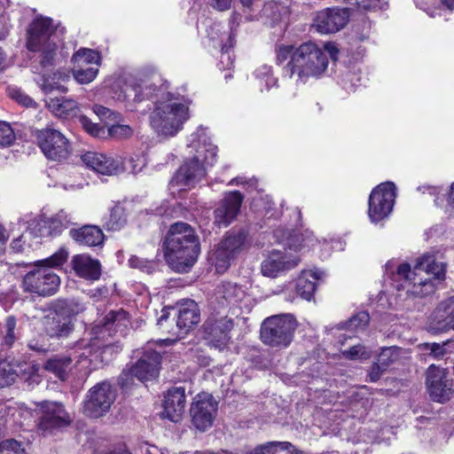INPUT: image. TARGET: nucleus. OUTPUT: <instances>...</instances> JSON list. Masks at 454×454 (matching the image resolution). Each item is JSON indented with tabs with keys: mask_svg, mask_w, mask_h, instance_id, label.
<instances>
[{
	"mask_svg": "<svg viewBox=\"0 0 454 454\" xmlns=\"http://www.w3.org/2000/svg\"><path fill=\"white\" fill-rule=\"evenodd\" d=\"M426 384L433 401L444 403L450 400L452 395V380L449 379L445 370L430 365L427 370Z\"/></svg>",
	"mask_w": 454,
	"mask_h": 454,
	"instance_id": "a211bd4d",
	"label": "nucleus"
},
{
	"mask_svg": "<svg viewBox=\"0 0 454 454\" xmlns=\"http://www.w3.org/2000/svg\"><path fill=\"white\" fill-rule=\"evenodd\" d=\"M129 264L131 268L138 269L148 274L153 273L157 267V263L154 261L145 260L136 255H132L129 258Z\"/></svg>",
	"mask_w": 454,
	"mask_h": 454,
	"instance_id": "09e8293b",
	"label": "nucleus"
},
{
	"mask_svg": "<svg viewBox=\"0 0 454 454\" xmlns=\"http://www.w3.org/2000/svg\"><path fill=\"white\" fill-rule=\"evenodd\" d=\"M324 272L318 270L303 271L296 281L297 294L304 300L310 301L316 291V282L323 278Z\"/></svg>",
	"mask_w": 454,
	"mask_h": 454,
	"instance_id": "2f4dec72",
	"label": "nucleus"
},
{
	"mask_svg": "<svg viewBox=\"0 0 454 454\" xmlns=\"http://www.w3.org/2000/svg\"><path fill=\"white\" fill-rule=\"evenodd\" d=\"M232 0H210L211 6L220 12L227 11L231 8Z\"/></svg>",
	"mask_w": 454,
	"mask_h": 454,
	"instance_id": "e2e57ef3",
	"label": "nucleus"
},
{
	"mask_svg": "<svg viewBox=\"0 0 454 454\" xmlns=\"http://www.w3.org/2000/svg\"><path fill=\"white\" fill-rule=\"evenodd\" d=\"M169 319V313L167 310H162V314L158 319L157 325L160 326V328L162 329L163 332L171 333L172 335L176 336V338L180 336V333L176 332L174 329H168V325H165Z\"/></svg>",
	"mask_w": 454,
	"mask_h": 454,
	"instance_id": "bf43d9fd",
	"label": "nucleus"
},
{
	"mask_svg": "<svg viewBox=\"0 0 454 454\" xmlns=\"http://www.w3.org/2000/svg\"><path fill=\"white\" fill-rule=\"evenodd\" d=\"M420 348L426 356L435 360H442L448 357L454 348V341L447 340L442 343L427 342L420 345Z\"/></svg>",
	"mask_w": 454,
	"mask_h": 454,
	"instance_id": "e433bc0d",
	"label": "nucleus"
},
{
	"mask_svg": "<svg viewBox=\"0 0 454 454\" xmlns=\"http://www.w3.org/2000/svg\"><path fill=\"white\" fill-rule=\"evenodd\" d=\"M246 239L247 232L244 230H239L228 232L220 243L236 255V254L243 249Z\"/></svg>",
	"mask_w": 454,
	"mask_h": 454,
	"instance_id": "4c0bfd02",
	"label": "nucleus"
},
{
	"mask_svg": "<svg viewBox=\"0 0 454 454\" xmlns=\"http://www.w3.org/2000/svg\"><path fill=\"white\" fill-rule=\"evenodd\" d=\"M141 80L143 82H150L154 85L157 82H161V85H164L166 81H164L160 74H159L156 69L152 66H146L142 67L138 73Z\"/></svg>",
	"mask_w": 454,
	"mask_h": 454,
	"instance_id": "864d4df0",
	"label": "nucleus"
},
{
	"mask_svg": "<svg viewBox=\"0 0 454 454\" xmlns=\"http://www.w3.org/2000/svg\"><path fill=\"white\" fill-rule=\"evenodd\" d=\"M348 17L349 14L347 9L325 8L316 13L313 27L320 34L336 33L346 26Z\"/></svg>",
	"mask_w": 454,
	"mask_h": 454,
	"instance_id": "6ab92c4d",
	"label": "nucleus"
},
{
	"mask_svg": "<svg viewBox=\"0 0 454 454\" xmlns=\"http://www.w3.org/2000/svg\"><path fill=\"white\" fill-rule=\"evenodd\" d=\"M207 168L202 163L185 159L177 171V183L184 186H194L205 177Z\"/></svg>",
	"mask_w": 454,
	"mask_h": 454,
	"instance_id": "c85d7f7f",
	"label": "nucleus"
},
{
	"mask_svg": "<svg viewBox=\"0 0 454 454\" xmlns=\"http://www.w3.org/2000/svg\"><path fill=\"white\" fill-rule=\"evenodd\" d=\"M100 57L98 51L82 48L78 50L72 57V61L77 65V67H87L89 64L98 65Z\"/></svg>",
	"mask_w": 454,
	"mask_h": 454,
	"instance_id": "ea45409f",
	"label": "nucleus"
},
{
	"mask_svg": "<svg viewBox=\"0 0 454 454\" xmlns=\"http://www.w3.org/2000/svg\"><path fill=\"white\" fill-rule=\"evenodd\" d=\"M254 75L258 83H264L265 85H275L277 79L273 77L271 67L267 65L259 67L254 73Z\"/></svg>",
	"mask_w": 454,
	"mask_h": 454,
	"instance_id": "603ef678",
	"label": "nucleus"
},
{
	"mask_svg": "<svg viewBox=\"0 0 454 454\" xmlns=\"http://www.w3.org/2000/svg\"><path fill=\"white\" fill-rule=\"evenodd\" d=\"M55 37V27L51 19L40 17L31 23L28 29L27 49L30 51L42 52L41 65L43 67L52 64L57 49Z\"/></svg>",
	"mask_w": 454,
	"mask_h": 454,
	"instance_id": "0eeeda50",
	"label": "nucleus"
},
{
	"mask_svg": "<svg viewBox=\"0 0 454 454\" xmlns=\"http://www.w3.org/2000/svg\"><path fill=\"white\" fill-rule=\"evenodd\" d=\"M72 268L75 274L87 280H98L101 276V263L87 254H75L72 258Z\"/></svg>",
	"mask_w": 454,
	"mask_h": 454,
	"instance_id": "a878e982",
	"label": "nucleus"
},
{
	"mask_svg": "<svg viewBox=\"0 0 454 454\" xmlns=\"http://www.w3.org/2000/svg\"><path fill=\"white\" fill-rule=\"evenodd\" d=\"M342 355L345 358L350 360L366 359L370 356L365 348L362 345H355L347 350H343Z\"/></svg>",
	"mask_w": 454,
	"mask_h": 454,
	"instance_id": "6e6d98bb",
	"label": "nucleus"
},
{
	"mask_svg": "<svg viewBox=\"0 0 454 454\" xmlns=\"http://www.w3.org/2000/svg\"><path fill=\"white\" fill-rule=\"evenodd\" d=\"M217 409L218 403L212 395H197L190 409L192 425L201 432L207 431L213 426Z\"/></svg>",
	"mask_w": 454,
	"mask_h": 454,
	"instance_id": "2eb2a0df",
	"label": "nucleus"
},
{
	"mask_svg": "<svg viewBox=\"0 0 454 454\" xmlns=\"http://www.w3.org/2000/svg\"><path fill=\"white\" fill-rule=\"evenodd\" d=\"M325 51L333 61L337 60L339 50L334 43H326L325 44Z\"/></svg>",
	"mask_w": 454,
	"mask_h": 454,
	"instance_id": "338daca9",
	"label": "nucleus"
},
{
	"mask_svg": "<svg viewBox=\"0 0 454 454\" xmlns=\"http://www.w3.org/2000/svg\"><path fill=\"white\" fill-rule=\"evenodd\" d=\"M81 159L88 168L102 175H115L120 168L117 160L96 152H87Z\"/></svg>",
	"mask_w": 454,
	"mask_h": 454,
	"instance_id": "bb28decb",
	"label": "nucleus"
},
{
	"mask_svg": "<svg viewBox=\"0 0 454 454\" xmlns=\"http://www.w3.org/2000/svg\"><path fill=\"white\" fill-rule=\"evenodd\" d=\"M73 222L70 215L66 210L60 209L51 216L45 214L40 215L29 224L27 234L41 238H54L59 236Z\"/></svg>",
	"mask_w": 454,
	"mask_h": 454,
	"instance_id": "4468645a",
	"label": "nucleus"
},
{
	"mask_svg": "<svg viewBox=\"0 0 454 454\" xmlns=\"http://www.w3.org/2000/svg\"><path fill=\"white\" fill-rule=\"evenodd\" d=\"M43 331L51 338H67L74 331L72 319L60 315L51 308L43 317Z\"/></svg>",
	"mask_w": 454,
	"mask_h": 454,
	"instance_id": "b1692460",
	"label": "nucleus"
},
{
	"mask_svg": "<svg viewBox=\"0 0 454 454\" xmlns=\"http://www.w3.org/2000/svg\"><path fill=\"white\" fill-rule=\"evenodd\" d=\"M115 93L119 92L118 99L127 103L130 111H136L135 105L145 99L153 103L156 99L158 87H115Z\"/></svg>",
	"mask_w": 454,
	"mask_h": 454,
	"instance_id": "393cba45",
	"label": "nucleus"
},
{
	"mask_svg": "<svg viewBox=\"0 0 454 454\" xmlns=\"http://www.w3.org/2000/svg\"><path fill=\"white\" fill-rule=\"evenodd\" d=\"M222 48V53H221V62L223 63L225 60L227 61L226 65H223V67L231 68L233 65V61L231 58L230 53L228 52L227 46L224 44H219Z\"/></svg>",
	"mask_w": 454,
	"mask_h": 454,
	"instance_id": "69168bd1",
	"label": "nucleus"
},
{
	"mask_svg": "<svg viewBox=\"0 0 454 454\" xmlns=\"http://www.w3.org/2000/svg\"><path fill=\"white\" fill-rule=\"evenodd\" d=\"M399 348L395 346L383 348L380 353L377 362L381 364L383 369H387L399 356Z\"/></svg>",
	"mask_w": 454,
	"mask_h": 454,
	"instance_id": "49530a36",
	"label": "nucleus"
},
{
	"mask_svg": "<svg viewBox=\"0 0 454 454\" xmlns=\"http://www.w3.org/2000/svg\"><path fill=\"white\" fill-rule=\"evenodd\" d=\"M20 337V327L16 317L10 315L0 322V338L3 346L8 348H12Z\"/></svg>",
	"mask_w": 454,
	"mask_h": 454,
	"instance_id": "473e14b6",
	"label": "nucleus"
},
{
	"mask_svg": "<svg viewBox=\"0 0 454 454\" xmlns=\"http://www.w3.org/2000/svg\"><path fill=\"white\" fill-rule=\"evenodd\" d=\"M22 442L15 439H7L0 442V454H25Z\"/></svg>",
	"mask_w": 454,
	"mask_h": 454,
	"instance_id": "8fccbe9b",
	"label": "nucleus"
},
{
	"mask_svg": "<svg viewBox=\"0 0 454 454\" xmlns=\"http://www.w3.org/2000/svg\"><path fill=\"white\" fill-rule=\"evenodd\" d=\"M274 442H266L264 444L256 446L254 449L247 454H272Z\"/></svg>",
	"mask_w": 454,
	"mask_h": 454,
	"instance_id": "680f3d73",
	"label": "nucleus"
},
{
	"mask_svg": "<svg viewBox=\"0 0 454 454\" xmlns=\"http://www.w3.org/2000/svg\"><path fill=\"white\" fill-rule=\"evenodd\" d=\"M356 3L364 10H383L387 6V0H356Z\"/></svg>",
	"mask_w": 454,
	"mask_h": 454,
	"instance_id": "4d7b16f0",
	"label": "nucleus"
},
{
	"mask_svg": "<svg viewBox=\"0 0 454 454\" xmlns=\"http://www.w3.org/2000/svg\"><path fill=\"white\" fill-rule=\"evenodd\" d=\"M296 47L293 45H283L280 46L277 52V62L281 65L288 59L292 60Z\"/></svg>",
	"mask_w": 454,
	"mask_h": 454,
	"instance_id": "13d9d810",
	"label": "nucleus"
},
{
	"mask_svg": "<svg viewBox=\"0 0 454 454\" xmlns=\"http://www.w3.org/2000/svg\"><path fill=\"white\" fill-rule=\"evenodd\" d=\"M126 223V210L123 206L117 204L112 208L109 218L106 221L105 225L108 231H119Z\"/></svg>",
	"mask_w": 454,
	"mask_h": 454,
	"instance_id": "58836bf2",
	"label": "nucleus"
},
{
	"mask_svg": "<svg viewBox=\"0 0 454 454\" xmlns=\"http://www.w3.org/2000/svg\"><path fill=\"white\" fill-rule=\"evenodd\" d=\"M94 113L100 118H108L114 114L110 109L102 106H95Z\"/></svg>",
	"mask_w": 454,
	"mask_h": 454,
	"instance_id": "774afa93",
	"label": "nucleus"
},
{
	"mask_svg": "<svg viewBox=\"0 0 454 454\" xmlns=\"http://www.w3.org/2000/svg\"><path fill=\"white\" fill-rule=\"evenodd\" d=\"M154 108L150 114L149 121L158 136L173 137L184 129L191 118L192 99L168 87H158Z\"/></svg>",
	"mask_w": 454,
	"mask_h": 454,
	"instance_id": "f257e3e1",
	"label": "nucleus"
},
{
	"mask_svg": "<svg viewBox=\"0 0 454 454\" xmlns=\"http://www.w3.org/2000/svg\"><path fill=\"white\" fill-rule=\"evenodd\" d=\"M32 372L33 366L26 362H16L15 364L0 363V388L12 384L16 376L26 373L30 374Z\"/></svg>",
	"mask_w": 454,
	"mask_h": 454,
	"instance_id": "7c9ffc66",
	"label": "nucleus"
},
{
	"mask_svg": "<svg viewBox=\"0 0 454 454\" xmlns=\"http://www.w3.org/2000/svg\"><path fill=\"white\" fill-rule=\"evenodd\" d=\"M387 369H383L378 362L374 363L369 370L368 377L371 382L378 381Z\"/></svg>",
	"mask_w": 454,
	"mask_h": 454,
	"instance_id": "052dcab7",
	"label": "nucleus"
},
{
	"mask_svg": "<svg viewBox=\"0 0 454 454\" xmlns=\"http://www.w3.org/2000/svg\"><path fill=\"white\" fill-rule=\"evenodd\" d=\"M216 155L217 147L210 142L204 129L200 128L191 135L187 145V160L211 167L216 160Z\"/></svg>",
	"mask_w": 454,
	"mask_h": 454,
	"instance_id": "dca6fc26",
	"label": "nucleus"
},
{
	"mask_svg": "<svg viewBox=\"0 0 454 454\" xmlns=\"http://www.w3.org/2000/svg\"><path fill=\"white\" fill-rule=\"evenodd\" d=\"M418 270L432 275L434 280L442 281L445 278L446 266L443 262H437L434 255L424 254L417 260L413 271L409 263H401L397 267L395 279L404 281L407 285L408 293L423 296L433 293L434 286L431 279L421 280L419 283L415 282L416 271Z\"/></svg>",
	"mask_w": 454,
	"mask_h": 454,
	"instance_id": "20e7f679",
	"label": "nucleus"
},
{
	"mask_svg": "<svg viewBox=\"0 0 454 454\" xmlns=\"http://www.w3.org/2000/svg\"><path fill=\"white\" fill-rule=\"evenodd\" d=\"M45 104L56 115L65 118L75 115L78 111L77 102L64 97L49 98Z\"/></svg>",
	"mask_w": 454,
	"mask_h": 454,
	"instance_id": "72a5a7b5",
	"label": "nucleus"
},
{
	"mask_svg": "<svg viewBox=\"0 0 454 454\" xmlns=\"http://www.w3.org/2000/svg\"><path fill=\"white\" fill-rule=\"evenodd\" d=\"M115 397V392L108 381L98 383L86 395L83 413L90 418H100L109 411Z\"/></svg>",
	"mask_w": 454,
	"mask_h": 454,
	"instance_id": "9b49d317",
	"label": "nucleus"
},
{
	"mask_svg": "<svg viewBox=\"0 0 454 454\" xmlns=\"http://www.w3.org/2000/svg\"><path fill=\"white\" fill-rule=\"evenodd\" d=\"M164 257L169 267L178 273L188 272L200 253V238L188 223L170 225L164 241Z\"/></svg>",
	"mask_w": 454,
	"mask_h": 454,
	"instance_id": "f03ea898",
	"label": "nucleus"
},
{
	"mask_svg": "<svg viewBox=\"0 0 454 454\" xmlns=\"http://www.w3.org/2000/svg\"><path fill=\"white\" fill-rule=\"evenodd\" d=\"M133 134V129L129 125L116 124L107 128V137L115 139L128 138Z\"/></svg>",
	"mask_w": 454,
	"mask_h": 454,
	"instance_id": "5fc2aeb1",
	"label": "nucleus"
},
{
	"mask_svg": "<svg viewBox=\"0 0 454 454\" xmlns=\"http://www.w3.org/2000/svg\"><path fill=\"white\" fill-rule=\"evenodd\" d=\"M370 321V316L366 311H360L342 323V327L348 330L364 329Z\"/></svg>",
	"mask_w": 454,
	"mask_h": 454,
	"instance_id": "a18cd8bd",
	"label": "nucleus"
},
{
	"mask_svg": "<svg viewBox=\"0 0 454 454\" xmlns=\"http://www.w3.org/2000/svg\"><path fill=\"white\" fill-rule=\"evenodd\" d=\"M395 197V185L392 182L382 183L372 191L368 201V215L372 223H378L388 216Z\"/></svg>",
	"mask_w": 454,
	"mask_h": 454,
	"instance_id": "ddd939ff",
	"label": "nucleus"
},
{
	"mask_svg": "<svg viewBox=\"0 0 454 454\" xmlns=\"http://www.w3.org/2000/svg\"><path fill=\"white\" fill-rule=\"evenodd\" d=\"M79 122L84 130L91 137L98 138L107 137V128L98 123L92 122L87 116H79Z\"/></svg>",
	"mask_w": 454,
	"mask_h": 454,
	"instance_id": "79ce46f5",
	"label": "nucleus"
},
{
	"mask_svg": "<svg viewBox=\"0 0 454 454\" xmlns=\"http://www.w3.org/2000/svg\"><path fill=\"white\" fill-rule=\"evenodd\" d=\"M36 427L43 434H52L56 431L69 427L72 423L70 414L63 403L54 401H43L36 405Z\"/></svg>",
	"mask_w": 454,
	"mask_h": 454,
	"instance_id": "6e6552de",
	"label": "nucleus"
},
{
	"mask_svg": "<svg viewBox=\"0 0 454 454\" xmlns=\"http://www.w3.org/2000/svg\"><path fill=\"white\" fill-rule=\"evenodd\" d=\"M26 238L27 234H22L19 238L13 239L11 243L12 249L17 253L23 252Z\"/></svg>",
	"mask_w": 454,
	"mask_h": 454,
	"instance_id": "0e129e2a",
	"label": "nucleus"
},
{
	"mask_svg": "<svg viewBox=\"0 0 454 454\" xmlns=\"http://www.w3.org/2000/svg\"><path fill=\"white\" fill-rule=\"evenodd\" d=\"M68 252L61 248L51 256L43 261L47 266L29 271L23 278L25 291L40 296L54 294L60 283L59 277L53 272V267L61 266L67 259Z\"/></svg>",
	"mask_w": 454,
	"mask_h": 454,
	"instance_id": "39448f33",
	"label": "nucleus"
},
{
	"mask_svg": "<svg viewBox=\"0 0 454 454\" xmlns=\"http://www.w3.org/2000/svg\"><path fill=\"white\" fill-rule=\"evenodd\" d=\"M51 308L70 319L86 309L85 304L78 298L59 299L52 303Z\"/></svg>",
	"mask_w": 454,
	"mask_h": 454,
	"instance_id": "f704fd0d",
	"label": "nucleus"
},
{
	"mask_svg": "<svg viewBox=\"0 0 454 454\" xmlns=\"http://www.w3.org/2000/svg\"><path fill=\"white\" fill-rule=\"evenodd\" d=\"M220 311L212 313L203 324V336L208 346L218 350L224 349L231 339L230 333L234 323L227 316H219Z\"/></svg>",
	"mask_w": 454,
	"mask_h": 454,
	"instance_id": "f8f14e48",
	"label": "nucleus"
},
{
	"mask_svg": "<svg viewBox=\"0 0 454 454\" xmlns=\"http://www.w3.org/2000/svg\"><path fill=\"white\" fill-rule=\"evenodd\" d=\"M234 256L235 254L219 243L214 253L215 263L217 271H224L230 266L231 261Z\"/></svg>",
	"mask_w": 454,
	"mask_h": 454,
	"instance_id": "a19ab883",
	"label": "nucleus"
},
{
	"mask_svg": "<svg viewBox=\"0 0 454 454\" xmlns=\"http://www.w3.org/2000/svg\"><path fill=\"white\" fill-rule=\"evenodd\" d=\"M246 296L242 286L236 283L226 282L217 287L211 306L215 311L225 310L241 301Z\"/></svg>",
	"mask_w": 454,
	"mask_h": 454,
	"instance_id": "4be33fe9",
	"label": "nucleus"
},
{
	"mask_svg": "<svg viewBox=\"0 0 454 454\" xmlns=\"http://www.w3.org/2000/svg\"><path fill=\"white\" fill-rule=\"evenodd\" d=\"M428 329L433 333H440L454 329V295L441 301L433 311Z\"/></svg>",
	"mask_w": 454,
	"mask_h": 454,
	"instance_id": "aec40b11",
	"label": "nucleus"
},
{
	"mask_svg": "<svg viewBox=\"0 0 454 454\" xmlns=\"http://www.w3.org/2000/svg\"><path fill=\"white\" fill-rule=\"evenodd\" d=\"M35 139L43 153L49 160L62 161L71 153L68 139L58 129L45 128L37 130Z\"/></svg>",
	"mask_w": 454,
	"mask_h": 454,
	"instance_id": "9d476101",
	"label": "nucleus"
},
{
	"mask_svg": "<svg viewBox=\"0 0 454 454\" xmlns=\"http://www.w3.org/2000/svg\"><path fill=\"white\" fill-rule=\"evenodd\" d=\"M79 69L74 70L73 75L75 81L81 84L91 82L98 74V69L94 67H78Z\"/></svg>",
	"mask_w": 454,
	"mask_h": 454,
	"instance_id": "de8ad7c7",
	"label": "nucleus"
},
{
	"mask_svg": "<svg viewBox=\"0 0 454 454\" xmlns=\"http://www.w3.org/2000/svg\"><path fill=\"white\" fill-rule=\"evenodd\" d=\"M185 407L186 396L184 387H172L164 396L163 411L160 416L176 423L181 420Z\"/></svg>",
	"mask_w": 454,
	"mask_h": 454,
	"instance_id": "412c9836",
	"label": "nucleus"
},
{
	"mask_svg": "<svg viewBox=\"0 0 454 454\" xmlns=\"http://www.w3.org/2000/svg\"><path fill=\"white\" fill-rule=\"evenodd\" d=\"M72 358L70 356H54L43 364V369L54 373L59 380H65L71 369Z\"/></svg>",
	"mask_w": 454,
	"mask_h": 454,
	"instance_id": "c9c22d12",
	"label": "nucleus"
},
{
	"mask_svg": "<svg viewBox=\"0 0 454 454\" xmlns=\"http://www.w3.org/2000/svg\"><path fill=\"white\" fill-rule=\"evenodd\" d=\"M128 313L123 309L112 310L107 313L103 319L100 321L102 326L107 330H110L113 325H121L123 322L127 321Z\"/></svg>",
	"mask_w": 454,
	"mask_h": 454,
	"instance_id": "c03bdc74",
	"label": "nucleus"
},
{
	"mask_svg": "<svg viewBox=\"0 0 454 454\" xmlns=\"http://www.w3.org/2000/svg\"><path fill=\"white\" fill-rule=\"evenodd\" d=\"M327 54L316 43L306 42L296 47L292 60L284 67V74L296 77V82L305 83L309 78H317L326 71Z\"/></svg>",
	"mask_w": 454,
	"mask_h": 454,
	"instance_id": "7ed1b4c3",
	"label": "nucleus"
},
{
	"mask_svg": "<svg viewBox=\"0 0 454 454\" xmlns=\"http://www.w3.org/2000/svg\"><path fill=\"white\" fill-rule=\"evenodd\" d=\"M15 132L10 123L0 121V146H10L15 141Z\"/></svg>",
	"mask_w": 454,
	"mask_h": 454,
	"instance_id": "3c124183",
	"label": "nucleus"
},
{
	"mask_svg": "<svg viewBox=\"0 0 454 454\" xmlns=\"http://www.w3.org/2000/svg\"><path fill=\"white\" fill-rule=\"evenodd\" d=\"M8 96L20 106L36 108L37 104L34 98L26 94L20 87H8Z\"/></svg>",
	"mask_w": 454,
	"mask_h": 454,
	"instance_id": "37998d69",
	"label": "nucleus"
},
{
	"mask_svg": "<svg viewBox=\"0 0 454 454\" xmlns=\"http://www.w3.org/2000/svg\"><path fill=\"white\" fill-rule=\"evenodd\" d=\"M161 356L151 348H145L140 358L127 371L124 370L119 378L122 387H128L129 380L137 378L145 382L156 379L160 372Z\"/></svg>",
	"mask_w": 454,
	"mask_h": 454,
	"instance_id": "1a4fd4ad",
	"label": "nucleus"
},
{
	"mask_svg": "<svg viewBox=\"0 0 454 454\" xmlns=\"http://www.w3.org/2000/svg\"><path fill=\"white\" fill-rule=\"evenodd\" d=\"M200 321V309L196 302L191 301L180 307L176 321L177 333H186Z\"/></svg>",
	"mask_w": 454,
	"mask_h": 454,
	"instance_id": "c756f323",
	"label": "nucleus"
},
{
	"mask_svg": "<svg viewBox=\"0 0 454 454\" xmlns=\"http://www.w3.org/2000/svg\"><path fill=\"white\" fill-rule=\"evenodd\" d=\"M69 236L77 244L86 247H102L105 240L103 231L97 225H83L69 231Z\"/></svg>",
	"mask_w": 454,
	"mask_h": 454,
	"instance_id": "cd10ccee",
	"label": "nucleus"
},
{
	"mask_svg": "<svg viewBox=\"0 0 454 454\" xmlns=\"http://www.w3.org/2000/svg\"><path fill=\"white\" fill-rule=\"evenodd\" d=\"M298 262L299 260L296 257L291 259L288 258L285 253L273 250L268 257L262 261L261 271L265 277L276 278L278 274L297 266Z\"/></svg>",
	"mask_w": 454,
	"mask_h": 454,
	"instance_id": "5701e85b",
	"label": "nucleus"
},
{
	"mask_svg": "<svg viewBox=\"0 0 454 454\" xmlns=\"http://www.w3.org/2000/svg\"><path fill=\"white\" fill-rule=\"evenodd\" d=\"M243 200L244 196L239 191L226 192L214 210V225L217 228L229 226L239 214Z\"/></svg>",
	"mask_w": 454,
	"mask_h": 454,
	"instance_id": "f3484780",
	"label": "nucleus"
},
{
	"mask_svg": "<svg viewBox=\"0 0 454 454\" xmlns=\"http://www.w3.org/2000/svg\"><path fill=\"white\" fill-rule=\"evenodd\" d=\"M297 326L298 323L293 315H274L262 321L260 339L266 346L278 349L286 348L294 340Z\"/></svg>",
	"mask_w": 454,
	"mask_h": 454,
	"instance_id": "423d86ee",
	"label": "nucleus"
}]
</instances>
